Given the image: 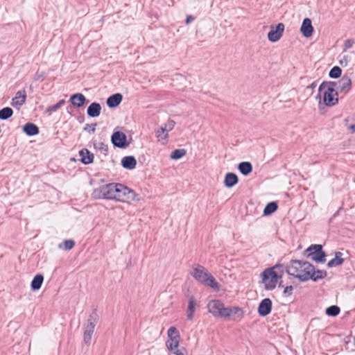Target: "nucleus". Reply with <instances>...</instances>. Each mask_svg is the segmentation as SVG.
Returning a JSON list of instances; mask_svg holds the SVG:
<instances>
[{
    "label": "nucleus",
    "mask_w": 355,
    "mask_h": 355,
    "mask_svg": "<svg viewBox=\"0 0 355 355\" xmlns=\"http://www.w3.org/2000/svg\"><path fill=\"white\" fill-rule=\"evenodd\" d=\"M313 270V265L308 261L300 260H291L286 271L301 282H306L310 279V272Z\"/></svg>",
    "instance_id": "1"
},
{
    "label": "nucleus",
    "mask_w": 355,
    "mask_h": 355,
    "mask_svg": "<svg viewBox=\"0 0 355 355\" xmlns=\"http://www.w3.org/2000/svg\"><path fill=\"white\" fill-rule=\"evenodd\" d=\"M336 85V82H323L319 87V93L323 92V101L327 106L331 107L338 103Z\"/></svg>",
    "instance_id": "2"
},
{
    "label": "nucleus",
    "mask_w": 355,
    "mask_h": 355,
    "mask_svg": "<svg viewBox=\"0 0 355 355\" xmlns=\"http://www.w3.org/2000/svg\"><path fill=\"white\" fill-rule=\"evenodd\" d=\"M207 306L209 311L214 316L225 319L229 318L232 313L236 314L238 312H241V309L237 307L225 308L220 300H212Z\"/></svg>",
    "instance_id": "3"
},
{
    "label": "nucleus",
    "mask_w": 355,
    "mask_h": 355,
    "mask_svg": "<svg viewBox=\"0 0 355 355\" xmlns=\"http://www.w3.org/2000/svg\"><path fill=\"white\" fill-rule=\"evenodd\" d=\"M98 320V315L96 310H94L89 315V318L87 320V324L84 325L83 340L87 345H89L91 344L92 337L94 334Z\"/></svg>",
    "instance_id": "4"
},
{
    "label": "nucleus",
    "mask_w": 355,
    "mask_h": 355,
    "mask_svg": "<svg viewBox=\"0 0 355 355\" xmlns=\"http://www.w3.org/2000/svg\"><path fill=\"white\" fill-rule=\"evenodd\" d=\"M119 184L111 183L101 186L99 188L94 191L93 195L96 198H105V199H114L116 197V191H118L117 187Z\"/></svg>",
    "instance_id": "5"
},
{
    "label": "nucleus",
    "mask_w": 355,
    "mask_h": 355,
    "mask_svg": "<svg viewBox=\"0 0 355 355\" xmlns=\"http://www.w3.org/2000/svg\"><path fill=\"white\" fill-rule=\"evenodd\" d=\"M305 254L317 263H324L325 261L326 254L322 250L321 245H311L305 250Z\"/></svg>",
    "instance_id": "6"
},
{
    "label": "nucleus",
    "mask_w": 355,
    "mask_h": 355,
    "mask_svg": "<svg viewBox=\"0 0 355 355\" xmlns=\"http://www.w3.org/2000/svg\"><path fill=\"white\" fill-rule=\"evenodd\" d=\"M117 188L115 200L128 203L135 200L137 195L133 190L121 184H119Z\"/></svg>",
    "instance_id": "7"
},
{
    "label": "nucleus",
    "mask_w": 355,
    "mask_h": 355,
    "mask_svg": "<svg viewBox=\"0 0 355 355\" xmlns=\"http://www.w3.org/2000/svg\"><path fill=\"white\" fill-rule=\"evenodd\" d=\"M279 277L277 272L274 270V268H269L264 270L263 272V280L265 284V288L266 290L274 289L276 287Z\"/></svg>",
    "instance_id": "8"
},
{
    "label": "nucleus",
    "mask_w": 355,
    "mask_h": 355,
    "mask_svg": "<svg viewBox=\"0 0 355 355\" xmlns=\"http://www.w3.org/2000/svg\"><path fill=\"white\" fill-rule=\"evenodd\" d=\"M168 340L166 341V346L170 351L175 349L179 347L180 335L179 331L175 327H171L167 331Z\"/></svg>",
    "instance_id": "9"
},
{
    "label": "nucleus",
    "mask_w": 355,
    "mask_h": 355,
    "mask_svg": "<svg viewBox=\"0 0 355 355\" xmlns=\"http://www.w3.org/2000/svg\"><path fill=\"white\" fill-rule=\"evenodd\" d=\"M111 141L116 147L124 148L128 146L126 135L122 132H114L111 137Z\"/></svg>",
    "instance_id": "10"
},
{
    "label": "nucleus",
    "mask_w": 355,
    "mask_h": 355,
    "mask_svg": "<svg viewBox=\"0 0 355 355\" xmlns=\"http://www.w3.org/2000/svg\"><path fill=\"white\" fill-rule=\"evenodd\" d=\"M208 274L209 272H207V270L200 265L193 267L192 271L191 272V275L193 277L201 283L205 281Z\"/></svg>",
    "instance_id": "11"
},
{
    "label": "nucleus",
    "mask_w": 355,
    "mask_h": 355,
    "mask_svg": "<svg viewBox=\"0 0 355 355\" xmlns=\"http://www.w3.org/2000/svg\"><path fill=\"white\" fill-rule=\"evenodd\" d=\"M284 30V25L282 23L278 24L275 29H271L268 34V40L271 42H277L278 41L281 37L282 36V33Z\"/></svg>",
    "instance_id": "12"
},
{
    "label": "nucleus",
    "mask_w": 355,
    "mask_h": 355,
    "mask_svg": "<svg viewBox=\"0 0 355 355\" xmlns=\"http://www.w3.org/2000/svg\"><path fill=\"white\" fill-rule=\"evenodd\" d=\"M337 83L336 87L341 93L347 94L351 89L352 80L351 78L347 76H343L341 79L336 82Z\"/></svg>",
    "instance_id": "13"
},
{
    "label": "nucleus",
    "mask_w": 355,
    "mask_h": 355,
    "mask_svg": "<svg viewBox=\"0 0 355 355\" xmlns=\"http://www.w3.org/2000/svg\"><path fill=\"white\" fill-rule=\"evenodd\" d=\"M272 310V301L269 298H265L260 302L258 307V313L261 316L268 315Z\"/></svg>",
    "instance_id": "14"
},
{
    "label": "nucleus",
    "mask_w": 355,
    "mask_h": 355,
    "mask_svg": "<svg viewBox=\"0 0 355 355\" xmlns=\"http://www.w3.org/2000/svg\"><path fill=\"white\" fill-rule=\"evenodd\" d=\"M26 100V93L25 89L18 91L15 96L12 98L11 105L13 107H21L23 105Z\"/></svg>",
    "instance_id": "15"
},
{
    "label": "nucleus",
    "mask_w": 355,
    "mask_h": 355,
    "mask_svg": "<svg viewBox=\"0 0 355 355\" xmlns=\"http://www.w3.org/2000/svg\"><path fill=\"white\" fill-rule=\"evenodd\" d=\"M300 31L306 37H309L312 35L313 28L311 24V20L309 18H305L303 20Z\"/></svg>",
    "instance_id": "16"
},
{
    "label": "nucleus",
    "mask_w": 355,
    "mask_h": 355,
    "mask_svg": "<svg viewBox=\"0 0 355 355\" xmlns=\"http://www.w3.org/2000/svg\"><path fill=\"white\" fill-rule=\"evenodd\" d=\"M85 101V96L80 93L75 94L70 97V102L73 105L77 107L83 106Z\"/></svg>",
    "instance_id": "17"
},
{
    "label": "nucleus",
    "mask_w": 355,
    "mask_h": 355,
    "mask_svg": "<svg viewBox=\"0 0 355 355\" xmlns=\"http://www.w3.org/2000/svg\"><path fill=\"white\" fill-rule=\"evenodd\" d=\"M101 106L98 103H92L87 108V113L90 117H97L100 115Z\"/></svg>",
    "instance_id": "18"
},
{
    "label": "nucleus",
    "mask_w": 355,
    "mask_h": 355,
    "mask_svg": "<svg viewBox=\"0 0 355 355\" xmlns=\"http://www.w3.org/2000/svg\"><path fill=\"white\" fill-rule=\"evenodd\" d=\"M122 98L123 96L121 94H114L107 98V105L109 107H115L121 103Z\"/></svg>",
    "instance_id": "19"
},
{
    "label": "nucleus",
    "mask_w": 355,
    "mask_h": 355,
    "mask_svg": "<svg viewBox=\"0 0 355 355\" xmlns=\"http://www.w3.org/2000/svg\"><path fill=\"white\" fill-rule=\"evenodd\" d=\"M121 165L127 169H134L137 165V160L133 156H125L121 160Z\"/></svg>",
    "instance_id": "20"
},
{
    "label": "nucleus",
    "mask_w": 355,
    "mask_h": 355,
    "mask_svg": "<svg viewBox=\"0 0 355 355\" xmlns=\"http://www.w3.org/2000/svg\"><path fill=\"white\" fill-rule=\"evenodd\" d=\"M239 182L237 175L233 173L226 174L224 180V184L226 187L230 188Z\"/></svg>",
    "instance_id": "21"
},
{
    "label": "nucleus",
    "mask_w": 355,
    "mask_h": 355,
    "mask_svg": "<svg viewBox=\"0 0 355 355\" xmlns=\"http://www.w3.org/2000/svg\"><path fill=\"white\" fill-rule=\"evenodd\" d=\"M80 159L85 164H89L93 162L94 155L91 153L87 149H82L79 152Z\"/></svg>",
    "instance_id": "22"
},
{
    "label": "nucleus",
    "mask_w": 355,
    "mask_h": 355,
    "mask_svg": "<svg viewBox=\"0 0 355 355\" xmlns=\"http://www.w3.org/2000/svg\"><path fill=\"white\" fill-rule=\"evenodd\" d=\"M23 130L28 136L36 135L39 133V128L32 123H27L23 126Z\"/></svg>",
    "instance_id": "23"
},
{
    "label": "nucleus",
    "mask_w": 355,
    "mask_h": 355,
    "mask_svg": "<svg viewBox=\"0 0 355 355\" xmlns=\"http://www.w3.org/2000/svg\"><path fill=\"white\" fill-rule=\"evenodd\" d=\"M343 262L344 259L343 258V253L340 252H336L335 253V257L328 262L327 266L329 268H332L334 266H340L343 263Z\"/></svg>",
    "instance_id": "24"
},
{
    "label": "nucleus",
    "mask_w": 355,
    "mask_h": 355,
    "mask_svg": "<svg viewBox=\"0 0 355 355\" xmlns=\"http://www.w3.org/2000/svg\"><path fill=\"white\" fill-rule=\"evenodd\" d=\"M310 279H312L314 282H317L319 279H323L327 276V272L325 270H315V267L313 266V270H311L310 272Z\"/></svg>",
    "instance_id": "25"
},
{
    "label": "nucleus",
    "mask_w": 355,
    "mask_h": 355,
    "mask_svg": "<svg viewBox=\"0 0 355 355\" xmlns=\"http://www.w3.org/2000/svg\"><path fill=\"white\" fill-rule=\"evenodd\" d=\"M238 168L243 175H248L252 171V165L249 162H243L239 164Z\"/></svg>",
    "instance_id": "26"
},
{
    "label": "nucleus",
    "mask_w": 355,
    "mask_h": 355,
    "mask_svg": "<svg viewBox=\"0 0 355 355\" xmlns=\"http://www.w3.org/2000/svg\"><path fill=\"white\" fill-rule=\"evenodd\" d=\"M44 281V277L42 275H37L35 276L31 282V288L33 291L39 290Z\"/></svg>",
    "instance_id": "27"
},
{
    "label": "nucleus",
    "mask_w": 355,
    "mask_h": 355,
    "mask_svg": "<svg viewBox=\"0 0 355 355\" xmlns=\"http://www.w3.org/2000/svg\"><path fill=\"white\" fill-rule=\"evenodd\" d=\"M278 208V205L276 202H270L267 204L263 210V215L268 216L274 213Z\"/></svg>",
    "instance_id": "28"
},
{
    "label": "nucleus",
    "mask_w": 355,
    "mask_h": 355,
    "mask_svg": "<svg viewBox=\"0 0 355 355\" xmlns=\"http://www.w3.org/2000/svg\"><path fill=\"white\" fill-rule=\"evenodd\" d=\"M202 284L209 286L213 288H218V284L214 279V277L211 275L209 273L207 275V277H206L205 281L202 282Z\"/></svg>",
    "instance_id": "29"
},
{
    "label": "nucleus",
    "mask_w": 355,
    "mask_h": 355,
    "mask_svg": "<svg viewBox=\"0 0 355 355\" xmlns=\"http://www.w3.org/2000/svg\"><path fill=\"white\" fill-rule=\"evenodd\" d=\"M12 114L13 110L9 107L0 110V119L1 120H6L11 117Z\"/></svg>",
    "instance_id": "30"
},
{
    "label": "nucleus",
    "mask_w": 355,
    "mask_h": 355,
    "mask_svg": "<svg viewBox=\"0 0 355 355\" xmlns=\"http://www.w3.org/2000/svg\"><path fill=\"white\" fill-rule=\"evenodd\" d=\"M155 136L159 141H166L168 137V133H166V131L162 128V126L155 130Z\"/></svg>",
    "instance_id": "31"
},
{
    "label": "nucleus",
    "mask_w": 355,
    "mask_h": 355,
    "mask_svg": "<svg viewBox=\"0 0 355 355\" xmlns=\"http://www.w3.org/2000/svg\"><path fill=\"white\" fill-rule=\"evenodd\" d=\"M340 311V308L336 305H332L326 309V314L329 316L335 317L339 314Z\"/></svg>",
    "instance_id": "32"
},
{
    "label": "nucleus",
    "mask_w": 355,
    "mask_h": 355,
    "mask_svg": "<svg viewBox=\"0 0 355 355\" xmlns=\"http://www.w3.org/2000/svg\"><path fill=\"white\" fill-rule=\"evenodd\" d=\"M186 153L185 149H176L171 153L170 157L172 159H178L184 157L186 155Z\"/></svg>",
    "instance_id": "33"
},
{
    "label": "nucleus",
    "mask_w": 355,
    "mask_h": 355,
    "mask_svg": "<svg viewBox=\"0 0 355 355\" xmlns=\"http://www.w3.org/2000/svg\"><path fill=\"white\" fill-rule=\"evenodd\" d=\"M342 70L339 67H334L329 71V76L332 78H338L341 76Z\"/></svg>",
    "instance_id": "34"
},
{
    "label": "nucleus",
    "mask_w": 355,
    "mask_h": 355,
    "mask_svg": "<svg viewBox=\"0 0 355 355\" xmlns=\"http://www.w3.org/2000/svg\"><path fill=\"white\" fill-rule=\"evenodd\" d=\"M64 103H65L64 100L59 101L56 104L49 106L47 108V112H55L60 107H61L64 104Z\"/></svg>",
    "instance_id": "35"
},
{
    "label": "nucleus",
    "mask_w": 355,
    "mask_h": 355,
    "mask_svg": "<svg viewBox=\"0 0 355 355\" xmlns=\"http://www.w3.org/2000/svg\"><path fill=\"white\" fill-rule=\"evenodd\" d=\"M340 59L339 60L340 64L343 67L347 66L349 62L351 60V58L347 55H340Z\"/></svg>",
    "instance_id": "36"
},
{
    "label": "nucleus",
    "mask_w": 355,
    "mask_h": 355,
    "mask_svg": "<svg viewBox=\"0 0 355 355\" xmlns=\"http://www.w3.org/2000/svg\"><path fill=\"white\" fill-rule=\"evenodd\" d=\"M175 123L173 120H168L167 123H166L164 125H162V128L166 131L168 133L169 131L172 130L175 127Z\"/></svg>",
    "instance_id": "37"
},
{
    "label": "nucleus",
    "mask_w": 355,
    "mask_h": 355,
    "mask_svg": "<svg viewBox=\"0 0 355 355\" xmlns=\"http://www.w3.org/2000/svg\"><path fill=\"white\" fill-rule=\"evenodd\" d=\"M173 354L175 355H187V351L184 347L181 348H175V349H171L170 350Z\"/></svg>",
    "instance_id": "38"
},
{
    "label": "nucleus",
    "mask_w": 355,
    "mask_h": 355,
    "mask_svg": "<svg viewBox=\"0 0 355 355\" xmlns=\"http://www.w3.org/2000/svg\"><path fill=\"white\" fill-rule=\"evenodd\" d=\"M196 302L193 297H191L189 301L187 310L195 311Z\"/></svg>",
    "instance_id": "39"
},
{
    "label": "nucleus",
    "mask_w": 355,
    "mask_h": 355,
    "mask_svg": "<svg viewBox=\"0 0 355 355\" xmlns=\"http://www.w3.org/2000/svg\"><path fill=\"white\" fill-rule=\"evenodd\" d=\"M75 243L73 240H66L64 241V246L66 250H69L73 248Z\"/></svg>",
    "instance_id": "40"
},
{
    "label": "nucleus",
    "mask_w": 355,
    "mask_h": 355,
    "mask_svg": "<svg viewBox=\"0 0 355 355\" xmlns=\"http://www.w3.org/2000/svg\"><path fill=\"white\" fill-rule=\"evenodd\" d=\"M96 123L87 124L84 128V130L89 132H94L96 130Z\"/></svg>",
    "instance_id": "41"
},
{
    "label": "nucleus",
    "mask_w": 355,
    "mask_h": 355,
    "mask_svg": "<svg viewBox=\"0 0 355 355\" xmlns=\"http://www.w3.org/2000/svg\"><path fill=\"white\" fill-rule=\"evenodd\" d=\"M96 148H98L103 153H106L108 149L107 146L101 142L96 144Z\"/></svg>",
    "instance_id": "42"
},
{
    "label": "nucleus",
    "mask_w": 355,
    "mask_h": 355,
    "mask_svg": "<svg viewBox=\"0 0 355 355\" xmlns=\"http://www.w3.org/2000/svg\"><path fill=\"white\" fill-rule=\"evenodd\" d=\"M354 44V41L352 39H347L345 41L344 43V51H346L347 49L351 48L353 44Z\"/></svg>",
    "instance_id": "43"
},
{
    "label": "nucleus",
    "mask_w": 355,
    "mask_h": 355,
    "mask_svg": "<svg viewBox=\"0 0 355 355\" xmlns=\"http://www.w3.org/2000/svg\"><path fill=\"white\" fill-rule=\"evenodd\" d=\"M293 290V288L292 286H288L284 288V293L291 295L292 294Z\"/></svg>",
    "instance_id": "44"
},
{
    "label": "nucleus",
    "mask_w": 355,
    "mask_h": 355,
    "mask_svg": "<svg viewBox=\"0 0 355 355\" xmlns=\"http://www.w3.org/2000/svg\"><path fill=\"white\" fill-rule=\"evenodd\" d=\"M194 312L195 311H188L187 310V319L188 320H192L193 318V315H194Z\"/></svg>",
    "instance_id": "45"
},
{
    "label": "nucleus",
    "mask_w": 355,
    "mask_h": 355,
    "mask_svg": "<svg viewBox=\"0 0 355 355\" xmlns=\"http://www.w3.org/2000/svg\"><path fill=\"white\" fill-rule=\"evenodd\" d=\"M194 19V18L192 16H188L186 19V23L189 24L191 21H192Z\"/></svg>",
    "instance_id": "46"
},
{
    "label": "nucleus",
    "mask_w": 355,
    "mask_h": 355,
    "mask_svg": "<svg viewBox=\"0 0 355 355\" xmlns=\"http://www.w3.org/2000/svg\"><path fill=\"white\" fill-rule=\"evenodd\" d=\"M315 86H316L315 83H313L311 85L310 87H311V89H313V88H315Z\"/></svg>",
    "instance_id": "47"
},
{
    "label": "nucleus",
    "mask_w": 355,
    "mask_h": 355,
    "mask_svg": "<svg viewBox=\"0 0 355 355\" xmlns=\"http://www.w3.org/2000/svg\"><path fill=\"white\" fill-rule=\"evenodd\" d=\"M351 128H352V129H354V125H352V126H351Z\"/></svg>",
    "instance_id": "48"
}]
</instances>
